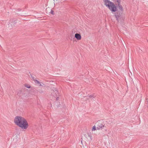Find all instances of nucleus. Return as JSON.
Returning <instances> with one entry per match:
<instances>
[{
  "mask_svg": "<svg viewBox=\"0 0 148 148\" xmlns=\"http://www.w3.org/2000/svg\"><path fill=\"white\" fill-rule=\"evenodd\" d=\"M75 37L78 40H80L81 39V35L78 33L75 34Z\"/></svg>",
  "mask_w": 148,
  "mask_h": 148,
  "instance_id": "nucleus-4",
  "label": "nucleus"
},
{
  "mask_svg": "<svg viewBox=\"0 0 148 148\" xmlns=\"http://www.w3.org/2000/svg\"><path fill=\"white\" fill-rule=\"evenodd\" d=\"M96 127L95 125H94V126H93L92 128V130L95 131V130H96Z\"/></svg>",
  "mask_w": 148,
  "mask_h": 148,
  "instance_id": "nucleus-10",
  "label": "nucleus"
},
{
  "mask_svg": "<svg viewBox=\"0 0 148 148\" xmlns=\"http://www.w3.org/2000/svg\"><path fill=\"white\" fill-rule=\"evenodd\" d=\"M12 27H10V29H12Z\"/></svg>",
  "mask_w": 148,
  "mask_h": 148,
  "instance_id": "nucleus-16",
  "label": "nucleus"
},
{
  "mask_svg": "<svg viewBox=\"0 0 148 148\" xmlns=\"http://www.w3.org/2000/svg\"><path fill=\"white\" fill-rule=\"evenodd\" d=\"M14 121L15 124L22 129H26L28 127L27 121L25 118L21 116H16Z\"/></svg>",
  "mask_w": 148,
  "mask_h": 148,
  "instance_id": "nucleus-2",
  "label": "nucleus"
},
{
  "mask_svg": "<svg viewBox=\"0 0 148 148\" xmlns=\"http://www.w3.org/2000/svg\"><path fill=\"white\" fill-rule=\"evenodd\" d=\"M25 87L28 88H31V86L30 85H27V84H26L25 85Z\"/></svg>",
  "mask_w": 148,
  "mask_h": 148,
  "instance_id": "nucleus-8",
  "label": "nucleus"
},
{
  "mask_svg": "<svg viewBox=\"0 0 148 148\" xmlns=\"http://www.w3.org/2000/svg\"><path fill=\"white\" fill-rule=\"evenodd\" d=\"M40 86H42V84H40Z\"/></svg>",
  "mask_w": 148,
  "mask_h": 148,
  "instance_id": "nucleus-13",
  "label": "nucleus"
},
{
  "mask_svg": "<svg viewBox=\"0 0 148 148\" xmlns=\"http://www.w3.org/2000/svg\"><path fill=\"white\" fill-rule=\"evenodd\" d=\"M97 125H98V127H97V129L98 130H99L100 128H102V127H104V125L101 123L100 122L98 123Z\"/></svg>",
  "mask_w": 148,
  "mask_h": 148,
  "instance_id": "nucleus-3",
  "label": "nucleus"
},
{
  "mask_svg": "<svg viewBox=\"0 0 148 148\" xmlns=\"http://www.w3.org/2000/svg\"><path fill=\"white\" fill-rule=\"evenodd\" d=\"M32 77V78L33 79V80L34 79H35L34 78V77Z\"/></svg>",
  "mask_w": 148,
  "mask_h": 148,
  "instance_id": "nucleus-15",
  "label": "nucleus"
},
{
  "mask_svg": "<svg viewBox=\"0 0 148 148\" xmlns=\"http://www.w3.org/2000/svg\"><path fill=\"white\" fill-rule=\"evenodd\" d=\"M103 2L104 5L112 12H116L114 14V16L118 22L123 19V12L117 11V7L113 2L108 0H104Z\"/></svg>",
  "mask_w": 148,
  "mask_h": 148,
  "instance_id": "nucleus-1",
  "label": "nucleus"
},
{
  "mask_svg": "<svg viewBox=\"0 0 148 148\" xmlns=\"http://www.w3.org/2000/svg\"><path fill=\"white\" fill-rule=\"evenodd\" d=\"M121 0H116V2L117 3V5L119 4H121Z\"/></svg>",
  "mask_w": 148,
  "mask_h": 148,
  "instance_id": "nucleus-7",
  "label": "nucleus"
},
{
  "mask_svg": "<svg viewBox=\"0 0 148 148\" xmlns=\"http://www.w3.org/2000/svg\"><path fill=\"white\" fill-rule=\"evenodd\" d=\"M34 81L36 83H37L38 84H40V82L39 81H38V80H37L36 79H34Z\"/></svg>",
  "mask_w": 148,
  "mask_h": 148,
  "instance_id": "nucleus-9",
  "label": "nucleus"
},
{
  "mask_svg": "<svg viewBox=\"0 0 148 148\" xmlns=\"http://www.w3.org/2000/svg\"><path fill=\"white\" fill-rule=\"evenodd\" d=\"M95 97V95H90V96H89V97L90 98H94Z\"/></svg>",
  "mask_w": 148,
  "mask_h": 148,
  "instance_id": "nucleus-6",
  "label": "nucleus"
},
{
  "mask_svg": "<svg viewBox=\"0 0 148 148\" xmlns=\"http://www.w3.org/2000/svg\"><path fill=\"white\" fill-rule=\"evenodd\" d=\"M58 99H59V98L58 97H57L56 98V100H58Z\"/></svg>",
  "mask_w": 148,
  "mask_h": 148,
  "instance_id": "nucleus-14",
  "label": "nucleus"
},
{
  "mask_svg": "<svg viewBox=\"0 0 148 148\" xmlns=\"http://www.w3.org/2000/svg\"><path fill=\"white\" fill-rule=\"evenodd\" d=\"M50 13L51 14H52L53 15L54 14V11H53V10H51Z\"/></svg>",
  "mask_w": 148,
  "mask_h": 148,
  "instance_id": "nucleus-11",
  "label": "nucleus"
},
{
  "mask_svg": "<svg viewBox=\"0 0 148 148\" xmlns=\"http://www.w3.org/2000/svg\"><path fill=\"white\" fill-rule=\"evenodd\" d=\"M117 5L119 10H120L121 12H123V9L122 5L121 4H119Z\"/></svg>",
  "mask_w": 148,
  "mask_h": 148,
  "instance_id": "nucleus-5",
  "label": "nucleus"
},
{
  "mask_svg": "<svg viewBox=\"0 0 148 148\" xmlns=\"http://www.w3.org/2000/svg\"><path fill=\"white\" fill-rule=\"evenodd\" d=\"M88 136L90 138V140H92V136L90 134H88Z\"/></svg>",
  "mask_w": 148,
  "mask_h": 148,
  "instance_id": "nucleus-12",
  "label": "nucleus"
}]
</instances>
